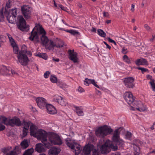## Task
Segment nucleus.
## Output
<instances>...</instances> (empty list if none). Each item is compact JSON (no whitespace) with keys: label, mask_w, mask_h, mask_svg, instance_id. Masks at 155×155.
Here are the masks:
<instances>
[{"label":"nucleus","mask_w":155,"mask_h":155,"mask_svg":"<svg viewBox=\"0 0 155 155\" xmlns=\"http://www.w3.org/2000/svg\"><path fill=\"white\" fill-rule=\"evenodd\" d=\"M53 101L62 106H66L67 104L62 97L58 95H55L54 96Z\"/></svg>","instance_id":"dca6fc26"},{"label":"nucleus","mask_w":155,"mask_h":155,"mask_svg":"<svg viewBox=\"0 0 155 155\" xmlns=\"http://www.w3.org/2000/svg\"><path fill=\"white\" fill-rule=\"evenodd\" d=\"M2 151L6 155H10V150L8 148H4L2 149Z\"/></svg>","instance_id":"79ce46f5"},{"label":"nucleus","mask_w":155,"mask_h":155,"mask_svg":"<svg viewBox=\"0 0 155 155\" xmlns=\"http://www.w3.org/2000/svg\"><path fill=\"white\" fill-rule=\"evenodd\" d=\"M9 70L5 66H3L2 68V74L3 75H7L9 74Z\"/></svg>","instance_id":"c756f323"},{"label":"nucleus","mask_w":155,"mask_h":155,"mask_svg":"<svg viewBox=\"0 0 155 155\" xmlns=\"http://www.w3.org/2000/svg\"><path fill=\"white\" fill-rule=\"evenodd\" d=\"M47 112L50 114H54L56 113L57 111L55 107L52 105L48 104L46 106Z\"/></svg>","instance_id":"b1692460"},{"label":"nucleus","mask_w":155,"mask_h":155,"mask_svg":"<svg viewBox=\"0 0 155 155\" xmlns=\"http://www.w3.org/2000/svg\"><path fill=\"white\" fill-rule=\"evenodd\" d=\"M103 14L104 17H108V13L107 12H104L103 13Z\"/></svg>","instance_id":"e2e57ef3"},{"label":"nucleus","mask_w":155,"mask_h":155,"mask_svg":"<svg viewBox=\"0 0 155 155\" xmlns=\"http://www.w3.org/2000/svg\"><path fill=\"white\" fill-rule=\"evenodd\" d=\"M124 97L127 103L129 104L133 103L135 98L131 92L130 91L126 92L124 94Z\"/></svg>","instance_id":"9d476101"},{"label":"nucleus","mask_w":155,"mask_h":155,"mask_svg":"<svg viewBox=\"0 0 155 155\" xmlns=\"http://www.w3.org/2000/svg\"><path fill=\"white\" fill-rule=\"evenodd\" d=\"M10 13L12 14V16H10V17H12L13 20H10V23H13L16 21V18L17 15V9H12L10 11Z\"/></svg>","instance_id":"393cba45"},{"label":"nucleus","mask_w":155,"mask_h":155,"mask_svg":"<svg viewBox=\"0 0 155 155\" xmlns=\"http://www.w3.org/2000/svg\"><path fill=\"white\" fill-rule=\"evenodd\" d=\"M126 50L127 49L125 48H123L122 49V52L124 54H125L127 53Z\"/></svg>","instance_id":"69168bd1"},{"label":"nucleus","mask_w":155,"mask_h":155,"mask_svg":"<svg viewBox=\"0 0 155 155\" xmlns=\"http://www.w3.org/2000/svg\"><path fill=\"white\" fill-rule=\"evenodd\" d=\"M137 68L141 70L142 73H143L144 72L148 71V69L145 68H143L137 67Z\"/></svg>","instance_id":"49530a36"},{"label":"nucleus","mask_w":155,"mask_h":155,"mask_svg":"<svg viewBox=\"0 0 155 155\" xmlns=\"http://www.w3.org/2000/svg\"><path fill=\"white\" fill-rule=\"evenodd\" d=\"M27 50V47L25 45H22L21 50L19 51V54H26V52Z\"/></svg>","instance_id":"72a5a7b5"},{"label":"nucleus","mask_w":155,"mask_h":155,"mask_svg":"<svg viewBox=\"0 0 155 155\" xmlns=\"http://www.w3.org/2000/svg\"><path fill=\"white\" fill-rule=\"evenodd\" d=\"M104 43L106 45L107 48H108L109 49H110L111 48V47L109 46L108 44H107L106 42L105 41H104Z\"/></svg>","instance_id":"338daca9"},{"label":"nucleus","mask_w":155,"mask_h":155,"mask_svg":"<svg viewBox=\"0 0 155 155\" xmlns=\"http://www.w3.org/2000/svg\"><path fill=\"white\" fill-rule=\"evenodd\" d=\"M121 127H120L115 130L114 131L112 138L113 141L115 143L117 146H119L120 147H123L124 145V142L120 137V129Z\"/></svg>","instance_id":"20e7f679"},{"label":"nucleus","mask_w":155,"mask_h":155,"mask_svg":"<svg viewBox=\"0 0 155 155\" xmlns=\"http://www.w3.org/2000/svg\"><path fill=\"white\" fill-rule=\"evenodd\" d=\"M36 56L41 58L45 60L47 59L48 58V56L46 53H39L36 54Z\"/></svg>","instance_id":"473e14b6"},{"label":"nucleus","mask_w":155,"mask_h":155,"mask_svg":"<svg viewBox=\"0 0 155 155\" xmlns=\"http://www.w3.org/2000/svg\"><path fill=\"white\" fill-rule=\"evenodd\" d=\"M49 74L50 72L48 71H46L44 74V76L45 78H47L49 76Z\"/></svg>","instance_id":"6e6d98bb"},{"label":"nucleus","mask_w":155,"mask_h":155,"mask_svg":"<svg viewBox=\"0 0 155 155\" xmlns=\"http://www.w3.org/2000/svg\"><path fill=\"white\" fill-rule=\"evenodd\" d=\"M3 8L0 11V21L2 22L4 21V16L3 14Z\"/></svg>","instance_id":"c03bdc74"},{"label":"nucleus","mask_w":155,"mask_h":155,"mask_svg":"<svg viewBox=\"0 0 155 155\" xmlns=\"http://www.w3.org/2000/svg\"><path fill=\"white\" fill-rule=\"evenodd\" d=\"M94 147V146L92 144L86 145L83 150V155H90L91 151H93Z\"/></svg>","instance_id":"2eb2a0df"},{"label":"nucleus","mask_w":155,"mask_h":155,"mask_svg":"<svg viewBox=\"0 0 155 155\" xmlns=\"http://www.w3.org/2000/svg\"><path fill=\"white\" fill-rule=\"evenodd\" d=\"M5 128V127L4 125L1 124H0V131H1L4 130Z\"/></svg>","instance_id":"13d9d810"},{"label":"nucleus","mask_w":155,"mask_h":155,"mask_svg":"<svg viewBox=\"0 0 155 155\" xmlns=\"http://www.w3.org/2000/svg\"><path fill=\"white\" fill-rule=\"evenodd\" d=\"M50 79L51 82L53 83H56L57 82V78L51 75L50 78Z\"/></svg>","instance_id":"37998d69"},{"label":"nucleus","mask_w":155,"mask_h":155,"mask_svg":"<svg viewBox=\"0 0 155 155\" xmlns=\"http://www.w3.org/2000/svg\"><path fill=\"white\" fill-rule=\"evenodd\" d=\"M123 59L124 61L127 63L128 64L130 63V60L127 55H124L123 57Z\"/></svg>","instance_id":"a18cd8bd"},{"label":"nucleus","mask_w":155,"mask_h":155,"mask_svg":"<svg viewBox=\"0 0 155 155\" xmlns=\"http://www.w3.org/2000/svg\"><path fill=\"white\" fill-rule=\"evenodd\" d=\"M79 33L78 31L74 30H72L71 34L72 35H74L76 34H78Z\"/></svg>","instance_id":"4d7b16f0"},{"label":"nucleus","mask_w":155,"mask_h":155,"mask_svg":"<svg viewBox=\"0 0 155 155\" xmlns=\"http://www.w3.org/2000/svg\"><path fill=\"white\" fill-rule=\"evenodd\" d=\"M28 130L23 129V137H25L27 135Z\"/></svg>","instance_id":"603ef678"},{"label":"nucleus","mask_w":155,"mask_h":155,"mask_svg":"<svg viewBox=\"0 0 155 155\" xmlns=\"http://www.w3.org/2000/svg\"><path fill=\"white\" fill-rule=\"evenodd\" d=\"M6 41V37L2 35H0V47L3 44V43Z\"/></svg>","instance_id":"e433bc0d"},{"label":"nucleus","mask_w":155,"mask_h":155,"mask_svg":"<svg viewBox=\"0 0 155 155\" xmlns=\"http://www.w3.org/2000/svg\"><path fill=\"white\" fill-rule=\"evenodd\" d=\"M68 52L70 56L69 58L74 63L78 62V58L77 57V53L74 52V50H70L68 51Z\"/></svg>","instance_id":"f3484780"},{"label":"nucleus","mask_w":155,"mask_h":155,"mask_svg":"<svg viewBox=\"0 0 155 155\" xmlns=\"http://www.w3.org/2000/svg\"><path fill=\"white\" fill-rule=\"evenodd\" d=\"M144 26V28L147 30H149L150 29V27L147 24H145Z\"/></svg>","instance_id":"bf43d9fd"},{"label":"nucleus","mask_w":155,"mask_h":155,"mask_svg":"<svg viewBox=\"0 0 155 155\" xmlns=\"http://www.w3.org/2000/svg\"><path fill=\"white\" fill-rule=\"evenodd\" d=\"M21 148L23 149L26 148L29 146L28 143L27 139H24L21 143Z\"/></svg>","instance_id":"c85d7f7f"},{"label":"nucleus","mask_w":155,"mask_h":155,"mask_svg":"<svg viewBox=\"0 0 155 155\" xmlns=\"http://www.w3.org/2000/svg\"><path fill=\"white\" fill-rule=\"evenodd\" d=\"M108 142H109V140H107L103 145L101 146L100 150L101 153L107 154L110 151V149L108 146Z\"/></svg>","instance_id":"4468645a"},{"label":"nucleus","mask_w":155,"mask_h":155,"mask_svg":"<svg viewBox=\"0 0 155 155\" xmlns=\"http://www.w3.org/2000/svg\"><path fill=\"white\" fill-rule=\"evenodd\" d=\"M131 137V134L130 132H127L125 135V138L127 139H130Z\"/></svg>","instance_id":"09e8293b"},{"label":"nucleus","mask_w":155,"mask_h":155,"mask_svg":"<svg viewBox=\"0 0 155 155\" xmlns=\"http://www.w3.org/2000/svg\"><path fill=\"white\" fill-rule=\"evenodd\" d=\"M30 129L31 135L36 137L38 134V130H37V129L35 127L33 124L31 125Z\"/></svg>","instance_id":"bb28decb"},{"label":"nucleus","mask_w":155,"mask_h":155,"mask_svg":"<svg viewBox=\"0 0 155 155\" xmlns=\"http://www.w3.org/2000/svg\"><path fill=\"white\" fill-rule=\"evenodd\" d=\"M21 125V123L20 119L17 117H15L10 119V126L14 127L15 125L20 126Z\"/></svg>","instance_id":"aec40b11"},{"label":"nucleus","mask_w":155,"mask_h":155,"mask_svg":"<svg viewBox=\"0 0 155 155\" xmlns=\"http://www.w3.org/2000/svg\"><path fill=\"white\" fill-rule=\"evenodd\" d=\"M135 5L134 4L131 5V10L132 12H134V11Z\"/></svg>","instance_id":"0e129e2a"},{"label":"nucleus","mask_w":155,"mask_h":155,"mask_svg":"<svg viewBox=\"0 0 155 155\" xmlns=\"http://www.w3.org/2000/svg\"><path fill=\"white\" fill-rule=\"evenodd\" d=\"M97 31L98 34L100 36L103 38H105L106 37V33L103 30L99 29H97Z\"/></svg>","instance_id":"7c9ffc66"},{"label":"nucleus","mask_w":155,"mask_h":155,"mask_svg":"<svg viewBox=\"0 0 155 155\" xmlns=\"http://www.w3.org/2000/svg\"><path fill=\"white\" fill-rule=\"evenodd\" d=\"M34 150L32 148L28 149L26 150L22 155H32Z\"/></svg>","instance_id":"f704fd0d"},{"label":"nucleus","mask_w":155,"mask_h":155,"mask_svg":"<svg viewBox=\"0 0 155 155\" xmlns=\"http://www.w3.org/2000/svg\"><path fill=\"white\" fill-rule=\"evenodd\" d=\"M134 79L132 77L125 78L124 80L125 85L127 87L133 88L134 86Z\"/></svg>","instance_id":"9b49d317"},{"label":"nucleus","mask_w":155,"mask_h":155,"mask_svg":"<svg viewBox=\"0 0 155 155\" xmlns=\"http://www.w3.org/2000/svg\"><path fill=\"white\" fill-rule=\"evenodd\" d=\"M91 79H88V78H86L85 80L84 81V84L88 86L89 84H91Z\"/></svg>","instance_id":"de8ad7c7"},{"label":"nucleus","mask_w":155,"mask_h":155,"mask_svg":"<svg viewBox=\"0 0 155 155\" xmlns=\"http://www.w3.org/2000/svg\"><path fill=\"white\" fill-rule=\"evenodd\" d=\"M64 45V43L62 40L57 38L56 40L54 41L50 40L49 45L48 47H47V48L49 50H51L54 47L58 48L62 47Z\"/></svg>","instance_id":"0eeeda50"},{"label":"nucleus","mask_w":155,"mask_h":155,"mask_svg":"<svg viewBox=\"0 0 155 155\" xmlns=\"http://www.w3.org/2000/svg\"><path fill=\"white\" fill-rule=\"evenodd\" d=\"M112 132L113 129L110 127L104 125L98 128L96 131L95 134L97 137L103 138Z\"/></svg>","instance_id":"7ed1b4c3"},{"label":"nucleus","mask_w":155,"mask_h":155,"mask_svg":"<svg viewBox=\"0 0 155 155\" xmlns=\"http://www.w3.org/2000/svg\"><path fill=\"white\" fill-rule=\"evenodd\" d=\"M19 24L18 27L19 29L22 31H28L29 30V25H26V22L24 18L22 15H19L18 16Z\"/></svg>","instance_id":"423d86ee"},{"label":"nucleus","mask_w":155,"mask_h":155,"mask_svg":"<svg viewBox=\"0 0 155 155\" xmlns=\"http://www.w3.org/2000/svg\"><path fill=\"white\" fill-rule=\"evenodd\" d=\"M4 15L6 17L7 20L10 23V1L8 0L7 2L5 8L4 12Z\"/></svg>","instance_id":"a211bd4d"},{"label":"nucleus","mask_w":155,"mask_h":155,"mask_svg":"<svg viewBox=\"0 0 155 155\" xmlns=\"http://www.w3.org/2000/svg\"><path fill=\"white\" fill-rule=\"evenodd\" d=\"M92 155H101V153L98 149L94 148L92 151Z\"/></svg>","instance_id":"58836bf2"},{"label":"nucleus","mask_w":155,"mask_h":155,"mask_svg":"<svg viewBox=\"0 0 155 155\" xmlns=\"http://www.w3.org/2000/svg\"><path fill=\"white\" fill-rule=\"evenodd\" d=\"M31 122L29 121L28 122H26L25 121H23L24 123V129L28 130L30 124Z\"/></svg>","instance_id":"4c0bfd02"},{"label":"nucleus","mask_w":155,"mask_h":155,"mask_svg":"<svg viewBox=\"0 0 155 155\" xmlns=\"http://www.w3.org/2000/svg\"><path fill=\"white\" fill-rule=\"evenodd\" d=\"M59 86L60 87L63 89L66 88L68 87V85L64 83H61L59 85Z\"/></svg>","instance_id":"8fccbe9b"},{"label":"nucleus","mask_w":155,"mask_h":155,"mask_svg":"<svg viewBox=\"0 0 155 155\" xmlns=\"http://www.w3.org/2000/svg\"><path fill=\"white\" fill-rule=\"evenodd\" d=\"M60 151L61 150L58 147H53L49 150L48 154L49 155H58Z\"/></svg>","instance_id":"5701e85b"},{"label":"nucleus","mask_w":155,"mask_h":155,"mask_svg":"<svg viewBox=\"0 0 155 155\" xmlns=\"http://www.w3.org/2000/svg\"><path fill=\"white\" fill-rule=\"evenodd\" d=\"M26 54L30 56H31L32 54V53L31 51H27V50L26 51Z\"/></svg>","instance_id":"774afa93"},{"label":"nucleus","mask_w":155,"mask_h":155,"mask_svg":"<svg viewBox=\"0 0 155 155\" xmlns=\"http://www.w3.org/2000/svg\"><path fill=\"white\" fill-rule=\"evenodd\" d=\"M76 113L79 116L82 115L83 111L78 107H76Z\"/></svg>","instance_id":"a19ab883"},{"label":"nucleus","mask_w":155,"mask_h":155,"mask_svg":"<svg viewBox=\"0 0 155 155\" xmlns=\"http://www.w3.org/2000/svg\"><path fill=\"white\" fill-rule=\"evenodd\" d=\"M110 142L109 141V142H108V146L110 149V150L111 149H112L114 151H116L117 150L118 147L117 145L116 144V145H114L112 143L110 144Z\"/></svg>","instance_id":"2f4dec72"},{"label":"nucleus","mask_w":155,"mask_h":155,"mask_svg":"<svg viewBox=\"0 0 155 155\" xmlns=\"http://www.w3.org/2000/svg\"><path fill=\"white\" fill-rule=\"evenodd\" d=\"M149 83L150 84L153 90L155 91V81L154 80H151V81L149 82Z\"/></svg>","instance_id":"ea45409f"},{"label":"nucleus","mask_w":155,"mask_h":155,"mask_svg":"<svg viewBox=\"0 0 155 155\" xmlns=\"http://www.w3.org/2000/svg\"><path fill=\"white\" fill-rule=\"evenodd\" d=\"M37 136L36 137L41 140L42 139L46 138L47 136V134L46 131L42 130H39L38 131Z\"/></svg>","instance_id":"6ab92c4d"},{"label":"nucleus","mask_w":155,"mask_h":155,"mask_svg":"<svg viewBox=\"0 0 155 155\" xmlns=\"http://www.w3.org/2000/svg\"><path fill=\"white\" fill-rule=\"evenodd\" d=\"M141 142L139 140H134L132 144L134 150L136 152H140L139 146L141 144Z\"/></svg>","instance_id":"4be33fe9"},{"label":"nucleus","mask_w":155,"mask_h":155,"mask_svg":"<svg viewBox=\"0 0 155 155\" xmlns=\"http://www.w3.org/2000/svg\"><path fill=\"white\" fill-rule=\"evenodd\" d=\"M135 63L137 65H148L147 60L143 58L139 59L135 61Z\"/></svg>","instance_id":"a878e982"},{"label":"nucleus","mask_w":155,"mask_h":155,"mask_svg":"<svg viewBox=\"0 0 155 155\" xmlns=\"http://www.w3.org/2000/svg\"><path fill=\"white\" fill-rule=\"evenodd\" d=\"M132 104L134 106V107L140 111H143L146 110L145 107L142 106L143 105L140 101H136L135 100Z\"/></svg>","instance_id":"ddd939ff"},{"label":"nucleus","mask_w":155,"mask_h":155,"mask_svg":"<svg viewBox=\"0 0 155 155\" xmlns=\"http://www.w3.org/2000/svg\"><path fill=\"white\" fill-rule=\"evenodd\" d=\"M90 82L91 83L96 87L98 88H99V87L97 84H96L94 80L91 79V81Z\"/></svg>","instance_id":"3c124183"},{"label":"nucleus","mask_w":155,"mask_h":155,"mask_svg":"<svg viewBox=\"0 0 155 155\" xmlns=\"http://www.w3.org/2000/svg\"><path fill=\"white\" fill-rule=\"evenodd\" d=\"M21 13L25 19H29L31 15V11L28 5H24L21 7Z\"/></svg>","instance_id":"6e6552de"},{"label":"nucleus","mask_w":155,"mask_h":155,"mask_svg":"<svg viewBox=\"0 0 155 155\" xmlns=\"http://www.w3.org/2000/svg\"><path fill=\"white\" fill-rule=\"evenodd\" d=\"M78 90L79 92L80 93H82L85 91V90L82 87L80 86H79L78 87Z\"/></svg>","instance_id":"5fc2aeb1"},{"label":"nucleus","mask_w":155,"mask_h":155,"mask_svg":"<svg viewBox=\"0 0 155 155\" xmlns=\"http://www.w3.org/2000/svg\"><path fill=\"white\" fill-rule=\"evenodd\" d=\"M25 54H18L17 55L18 61L23 66L27 65L29 61V59Z\"/></svg>","instance_id":"1a4fd4ad"},{"label":"nucleus","mask_w":155,"mask_h":155,"mask_svg":"<svg viewBox=\"0 0 155 155\" xmlns=\"http://www.w3.org/2000/svg\"><path fill=\"white\" fill-rule=\"evenodd\" d=\"M58 6L61 9V10L65 11H67L66 10L67 9V8L64 7L62 5L60 4L58 5Z\"/></svg>","instance_id":"864d4df0"},{"label":"nucleus","mask_w":155,"mask_h":155,"mask_svg":"<svg viewBox=\"0 0 155 155\" xmlns=\"http://www.w3.org/2000/svg\"><path fill=\"white\" fill-rule=\"evenodd\" d=\"M0 120L1 121H2L6 125H10V123L9 122H8V124L6 122L7 120V119L5 117L2 116H0Z\"/></svg>","instance_id":"c9c22d12"},{"label":"nucleus","mask_w":155,"mask_h":155,"mask_svg":"<svg viewBox=\"0 0 155 155\" xmlns=\"http://www.w3.org/2000/svg\"><path fill=\"white\" fill-rule=\"evenodd\" d=\"M38 106L40 108L44 109L47 105L46 100L42 97H38L36 99Z\"/></svg>","instance_id":"f8f14e48"},{"label":"nucleus","mask_w":155,"mask_h":155,"mask_svg":"<svg viewBox=\"0 0 155 155\" xmlns=\"http://www.w3.org/2000/svg\"><path fill=\"white\" fill-rule=\"evenodd\" d=\"M35 150L39 153L42 152L45 150L43 145L41 143H38L36 145Z\"/></svg>","instance_id":"cd10ccee"},{"label":"nucleus","mask_w":155,"mask_h":155,"mask_svg":"<svg viewBox=\"0 0 155 155\" xmlns=\"http://www.w3.org/2000/svg\"><path fill=\"white\" fill-rule=\"evenodd\" d=\"M10 44L13 48L14 53L16 54H18V48L17 44L12 37H10Z\"/></svg>","instance_id":"412c9836"},{"label":"nucleus","mask_w":155,"mask_h":155,"mask_svg":"<svg viewBox=\"0 0 155 155\" xmlns=\"http://www.w3.org/2000/svg\"><path fill=\"white\" fill-rule=\"evenodd\" d=\"M66 144L69 147L73 150L74 152H75V155H78L80 153L82 149L81 146L79 144L75 142H68L67 141H66Z\"/></svg>","instance_id":"39448f33"},{"label":"nucleus","mask_w":155,"mask_h":155,"mask_svg":"<svg viewBox=\"0 0 155 155\" xmlns=\"http://www.w3.org/2000/svg\"><path fill=\"white\" fill-rule=\"evenodd\" d=\"M46 34V32L44 29L41 25L39 24L33 29L29 38L31 41H35L38 42L39 41V38L40 37L43 45H46L47 47H48L49 46H48L47 45L49 40L45 36Z\"/></svg>","instance_id":"f257e3e1"},{"label":"nucleus","mask_w":155,"mask_h":155,"mask_svg":"<svg viewBox=\"0 0 155 155\" xmlns=\"http://www.w3.org/2000/svg\"><path fill=\"white\" fill-rule=\"evenodd\" d=\"M52 60L53 61H55L56 62H58L60 61V60L59 58H55L54 57H53L52 58Z\"/></svg>","instance_id":"052dcab7"},{"label":"nucleus","mask_w":155,"mask_h":155,"mask_svg":"<svg viewBox=\"0 0 155 155\" xmlns=\"http://www.w3.org/2000/svg\"><path fill=\"white\" fill-rule=\"evenodd\" d=\"M10 155H17V153L15 151H12L10 152Z\"/></svg>","instance_id":"680f3d73"},{"label":"nucleus","mask_w":155,"mask_h":155,"mask_svg":"<svg viewBox=\"0 0 155 155\" xmlns=\"http://www.w3.org/2000/svg\"><path fill=\"white\" fill-rule=\"evenodd\" d=\"M49 142H48L47 138L42 139L41 141L45 147L49 148L54 145H60L62 144V141L59 136L54 133L49 135Z\"/></svg>","instance_id":"f03ea898"}]
</instances>
